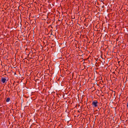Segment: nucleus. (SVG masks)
<instances>
[{
	"mask_svg": "<svg viewBox=\"0 0 128 128\" xmlns=\"http://www.w3.org/2000/svg\"><path fill=\"white\" fill-rule=\"evenodd\" d=\"M1 82L3 83H4L7 81L6 78L5 77H3L0 80Z\"/></svg>",
	"mask_w": 128,
	"mask_h": 128,
	"instance_id": "obj_2",
	"label": "nucleus"
},
{
	"mask_svg": "<svg viewBox=\"0 0 128 128\" xmlns=\"http://www.w3.org/2000/svg\"><path fill=\"white\" fill-rule=\"evenodd\" d=\"M98 102L97 100H94L93 101L92 103V104L94 108H96L98 106Z\"/></svg>",
	"mask_w": 128,
	"mask_h": 128,
	"instance_id": "obj_1",
	"label": "nucleus"
},
{
	"mask_svg": "<svg viewBox=\"0 0 128 128\" xmlns=\"http://www.w3.org/2000/svg\"><path fill=\"white\" fill-rule=\"evenodd\" d=\"M10 98H7L6 99V102H8L10 101Z\"/></svg>",
	"mask_w": 128,
	"mask_h": 128,
	"instance_id": "obj_3",
	"label": "nucleus"
},
{
	"mask_svg": "<svg viewBox=\"0 0 128 128\" xmlns=\"http://www.w3.org/2000/svg\"><path fill=\"white\" fill-rule=\"evenodd\" d=\"M127 108H128V102L127 104Z\"/></svg>",
	"mask_w": 128,
	"mask_h": 128,
	"instance_id": "obj_4",
	"label": "nucleus"
}]
</instances>
